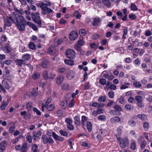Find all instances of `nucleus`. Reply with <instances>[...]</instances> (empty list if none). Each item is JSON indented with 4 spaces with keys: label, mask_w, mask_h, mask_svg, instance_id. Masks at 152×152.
<instances>
[{
    "label": "nucleus",
    "mask_w": 152,
    "mask_h": 152,
    "mask_svg": "<svg viewBox=\"0 0 152 152\" xmlns=\"http://www.w3.org/2000/svg\"><path fill=\"white\" fill-rule=\"evenodd\" d=\"M31 94L33 96H35L38 94V88H34L31 91Z\"/></svg>",
    "instance_id": "31"
},
{
    "label": "nucleus",
    "mask_w": 152,
    "mask_h": 152,
    "mask_svg": "<svg viewBox=\"0 0 152 152\" xmlns=\"http://www.w3.org/2000/svg\"><path fill=\"white\" fill-rule=\"evenodd\" d=\"M125 108L127 110H130L133 109V107H131L129 104H126L125 106Z\"/></svg>",
    "instance_id": "61"
},
{
    "label": "nucleus",
    "mask_w": 152,
    "mask_h": 152,
    "mask_svg": "<svg viewBox=\"0 0 152 152\" xmlns=\"http://www.w3.org/2000/svg\"><path fill=\"white\" fill-rule=\"evenodd\" d=\"M33 111L35 112L36 114L38 115H41V113L40 110H38L36 108H34L33 109Z\"/></svg>",
    "instance_id": "62"
},
{
    "label": "nucleus",
    "mask_w": 152,
    "mask_h": 152,
    "mask_svg": "<svg viewBox=\"0 0 152 152\" xmlns=\"http://www.w3.org/2000/svg\"><path fill=\"white\" fill-rule=\"evenodd\" d=\"M27 140L30 143H31L32 142V139L31 136L29 134H28L26 137Z\"/></svg>",
    "instance_id": "60"
},
{
    "label": "nucleus",
    "mask_w": 152,
    "mask_h": 152,
    "mask_svg": "<svg viewBox=\"0 0 152 152\" xmlns=\"http://www.w3.org/2000/svg\"><path fill=\"white\" fill-rule=\"evenodd\" d=\"M39 15V13L38 12H37L36 13L32 14H31V17L34 22L39 25H41L42 21Z\"/></svg>",
    "instance_id": "2"
},
{
    "label": "nucleus",
    "mask_w": 152,
    "mask_h": 152,
    "mask_svg": "<svg viewBox=\"0 0 152 152\" xmlns=\"http://www.w3.org/2000/svg\"><path fill=\"white\" fill-rule=\"evenodd\" d=\"M131 7L132 10L134 11H137V8L136 6L133 3L131 4Z\"/></svg>",
    "instance_id": "58"
},
{
    "label": "nucleus",
    "mask_w": 152,
    "mask_h": 152,
    "mask_svg": "<svg viewBox=\"0 0 152 152\" xmlns=\"http://www.w3.org/2000/svg\"><path fill=\"white\" fill-rule=\"evenodd\" d=\"M74 48L80 52L81 51V48L79 45H75L74 46Z\"/></svg>",
    "instance_id": "64"
},
{
    "label": "nucleus",
    "mask_w": 152,
    "mask_h": 152,
    "mask_svg": "<svg viewBox=\"0 0 152 152\" xmlns=\"http://www.w3.org/2000/svg\"><path fill=\"white\" fill-rule=\"evenodd\" d=\"M7 142L5 141H4L0 143V152H3L5 149L7 145Z\"/></svg>",
    "instance_id": "11"
},
{
    "label": "nucleus",
    "mask_w": 152,
    "mask_h": 152,
    "mask_svg": "<svg viewBox=\"0 0 152 152\" xmlns=\"http://www.w3.org/2000/svg\"><path fill=\"white\" fill-rule=\"evenodd\" d=\"M92 25L94 26H98L102 21L101 19L98 17H96L92 19Z\"/></svg>",
    "instance_id": "7"
},
{
    "label": "nucleus",
    "mask_w": 152,
    "mask_h": 152,
    "mask_svg": "<svg viewBox=\"0 0 152 152\" xmlns=\"http://www.w3.org/2000/svg\"><path fill=\"white\" fill-rule=\"evenodd\" d=\"M118 100L120 104H123L125 103V100L123 96H121L120 98H118Z\"/></svg>",
    "instance_id": "46"
},
{
    "label": "nucleus",
    "mask_w": 152,
    "mask_h": 152,
    "mask_svg": "<svg viewBox=\"0 0 152 152\" xmlns=\"http://www.w3.org/2000/svg\"><path fill=\"white\" fill-rule=\"evenodd\" d=\"M90 46L92 48L96 49L98 48V45L95 43H91Z\"/></svg>",
    "instance_id": "56"
},
{
    "label": "nucleus",
    "mask_w": 152,
    "mask_h": 152,
    "mask_svg": "<svg viewBox=\"0 0 152 152\" xmlns=\"http://www.w3.org/2000/svg\"><path fill=\"white\" fill-rule=\"evenodd\" d=\"M78 37V34L75 31H72L69 35V38L71 40H75Z\"/></svg>",
    "instance_id": "9"
},
{
    "label": "nucleus",
    "mask_w": 152,
    "mask_h": 152,
    "mask_svg": "<svg viewBox=\"0 0 152 152\" xmlns=\"http://www.w3.org/2000/svg\"><path fill=\"white\" fill-rule=\"evenodd\" d=\"M74 16L77 18L80 19L81 17V15L78 11H76L74 14Z\"/></svg>",
    "instance_id": "50"
},
{
    "label": "nucleus",
    "mask_w": 152,
    "mask_h": 152,
    "mask_svg": "<svg viewBox=\"0 0 152 152\" xmlns=\"http://www.w3.org/2000/svg\"><path fill=\"white\" fill-rule=\"evenodd\" d=\"M49 63V61L48 60H44L42 63V67L43 68H46L48 67V66Z\"/></svg>",
    "instance_id": "23"
},
{
    "label": "nucleus",
    "mask_w": 152,
    "mask_h": 152,
    "mask_svg": "<svg viewBox=\"0 0 152 152\" xmlns=\"http://www.w3.org/2000/svg\"><path fill=\"white\" fill-rule=\"evenodd\" d=\"M36 5L42 9L46 6H50L51 5V3L47 1H45L43 2H40L39 3H37Z\"/></svg>",
    "instance_id": "8"
},
{
    "label": "nucleus",
    "mask_w": 152,
    "mask_h": 152,
    "mask_svg": "<svg viewBox=\"0 0 152 152\" xmlns=\"http://www.w3.org/2000/svg\"><path fill=\"white\" fill-rule=\"evenodd\" d=\"M12 63V61L10 59H7L5 60L4 61V64H5L7 65H10Z\"/></svg>",
    "instance_id": "53"
},
{
    "label": "nucleus",
    "mask_w": 152,
    "mask_h": 152,
    "mask_svg": "<svg viewBox=\"0 0 152 152\" xmlns=\"http://www.w3.org/2000/svg\"><path fill=\"white\" fill-rule=\"evenodd\" d=\"M32 106V103L31 102H29L26 105V107L28 111L31 110Z\"/></svg>",
    "instance_id": "52"
},
{
    "label": "nucleus",
    "mask_w": 152,
    "mask_h": 152,
    "mask_svg": "<svg viewBox=\"0 0 152 152\" xmlns=\"http://www.w3.org/2000/svg\"><path fill=\"white\" fill-rule=\"evenodd\" d=\"M133 85L136 88H140L142 86V85L138 81L134 82L133 83Z\"/></svg>",
    "instance_id": "45"
},
{
    "label": "nucleus",
    "mask_w": 152,
    "mask_h": 152,
    "mask_svg": "<svg viewBox=\"0 0 152 152\" xmlns=\"http://www.w3.org/2000/svg\"><path fill=\"white\" fill-rule=\"evenodd\" d=\"M42 139L43 142L44 144L48 143L50 144H53L54 141L53 139L50 137H48L46 135H43L42 137Z\"/></svg>",
    "instance_id": "3"
},
{
    "label": "nucleus",
    "mask_w": 152,
    "mask_h": 152,
    "mask_svg": "<svg viewBox=\"0 0 152 152\" xmlns=\"http://www.w3.org/2000/svg\"><path fill=\"white\" fill-rule=\"evenodd\" d=\"M108 95L110 98H113L114 96V92L112 91H110L108 93Z\"/></svg>",
    "instance_id": "57"
},
{
    "label": "nucleus",
    "mask_w": 152,
    "mask_h": 152,
    "mask_svg": "<svg viewBox=\"0 0 152 152\" xmlns=\"http://www.w3.org/2000/svg\"><path fill=\"white\" fill-rule=\"evenodd\" d=\"M137 117L142 120L145 121L147 119L146 115L144 114H138Z\"/></svg>",
    "instance_id": "24"
},
{
    "label": "nucleus",
    "mask_w": 152,
    "mask_h": 152,
    "mask_svg": "<svg viewBox=\"0 0 152 152\" xmlns=\"http://www.w3.org/2000/svg\"><path fill=\"white\" fill-rule=\"evenodd\" d=\"M135 99L137 103L142 102L143 100L142 97L140 95L135 96Z\"/></svg>",
    "instance_id": "40"
},
{
    "label": "nucleus",
    "mask_w": 152,
    "mask_h": 152,
    "mask_svg": "<svg viewBox=\"0 0 152 152\" xmlns=\"http://www.w3.org/2000/svg\"><path fill=\"white\" fill-rule=\"evenodd\" d=\"M106 99L105 96H100L98 99V101L99 102H105Z\"/></svg>",
    "instance_id": "37"
},
{
    "label": "nucleus",
    "mask_w": 152,
    "mask_h": 152,
    "mask_svg": "<svg viewBox=\"0 0 152 152\" xmlns=\"http://www.w3.org/2000/svg\"><path fill=\"white\" fill-rule=\"evenodd\" d=\"M2 83L3 84H4V87L7 89H9L10 88V86L9 84L7 82L3 80L2 82Z\"/></svg>",
    "instance_id": "41"
},
{
    "label": "nucleus",
    "mask_w": 152,
    "mask_h": 152,
    "mask_svg": "<svg viewBox=\"0 0 152 152\" xmlns=\"http://www.w3.org/2000/svg\"><path fill=\"white\" fill-rule=\"evenodd\" d=\"M27 148V144L26 143H24L22 146L20 147V150L22 152L26 151Z\"/></svg>",
    "instance_id": "32"
},
{
    "label": "nucleus",
    "mask_w": 152,
    "mask_h": 152,
    "mask_svg": "<svg viewBox=\"0 0 152 152\" xmlns=\"http://www.w3.org/2000/svg\"><path fill=\"white\" fill-rule=\"evenodd\" d=\"M31 150L33 152H39L38 150V146L37 145L35 144L33 145Z\"/></svg>",
    "instance_id": "43"
},
{
    "label": "nucleus",
    "mask_w": 152,
    "mask_h": 152,
    "mask_svg": "<svg viewBox=\"0 0 152 152\" xmlns=\"http://www.w3.org/2000/svg\"><path fill=\"white\" fill-rule=\"evenodd\" d=\"M41 132L39 131L33 132V137H35L38 138L41 135Z\"/></svg>",
    "instance_id": "30"
},
{
    "label": "nucleus",
    "mask_w": 152,
    "mask_h": 152,
    "mask_svg": "<svg viewBox=\"0 0 152 152\" xmlns=\"http://www.w3.org/2000/svg\"><path fill=\"white\" fill-rule=\"evenodd\" d=\"M74 123L77 125L80 126L81 124L80 118L79 116L76 115L73 118Z\"/></svg>",
    "instance_id": "12"
},
{
    "label": "nucleus",
    "mask_w": 152,
    "mask_h": 152,
    "mask_svg": "<svg viewBox=\"0 0 152 152\" xmlns=\"http://www.w3.org/2000/svg\"><path fill=\"white\" fill-rule=\"evenodd\" d=\"M51 101L52 99L51 98H48L46 101L45 104H44L45 107H46L49 104L50 102Z\"/></svg>",
    "instance_id": "59"
},
{
    "label": "nucleus",
    "mask_w": 152,
    "mask_h": 152,
    "mask_svg": "<svg viewBox=\"0 0 152 152\" xmlns=\"http://www.w3.org/2000/svg\"><path fill=\"white\" fill-rule=\"evenodd\" d=\"M114 108L117 111H121L122 110L121 107L120 106L118 105H115Z\"/></svg>",
    "instance_id": "63"
},
{
    "label": "nucleus",
    "mask_w": 152,
    "mask_h": 152,
    "mask_svg": "<svg viewBox=\"0 0 152 152\" xmlns=\"http://www.w3.org/2000/svg\"><path fill=\"white\" fill-rule=\"evenodd\" d=\"M55 108V105L53 104H50L47 107V109L48 111H52Z\"/></svg>",
    "instance_id": "49"
},
{
    "label": "nucleus",
    "mask_w": 152,
    "mask_h": 152,
    "mask_svg": "<svg viewBox=\"0 0 152 152\" xmlns=\"http://www.w3.org/2000/svg\"><path fill=\"white\" fill-rule=\"evenodd\" d=\"M8 103L7 102H4L1 106V110H3L5 109V108L8 105Z\"/></svg>",
    "instance_id": "39"
},
{
    "label": "nucleus",
    "mask_w": 152,
    "mask_h": 152,
    "mask_svg": "<svg viewBox=\"0 0 152 152\" xmlns=\"http://www.w3.org/2000/svg\"><path fill=\"white\" fill-rule=\"evenodd\" d=\"M40 74L39 72H36L34 73L32 76V77L34 80L38 79L40 77Z\"/></svg>",
    "instance_id": "27"
},
{
    "label": "nucleus",
    "mask_w": 152,
    "mask_h": 152,
    "mask_svg": "<svg viewBox=\"0 0 152 152\" xmlns=\"http://www.w3.org/2000/svg\"><path fill=\"white\" fill-rule=\"evenodd\" d=\"M75 75V72L72 71H69L67 73V76L69 80L72 78Z\"/></svg>",
    "instance_id": "16"
},
{
    "label": "nucleus",
    "mask_w": 152,
    "mask_h": 152,
    "mask_svg": "<svg viewBox=\"0 0 152 152\" xmlns=\"http://www.w3.org/2000/svg\"><path fill=\"white\" fill-rule=\"evenodd\" d=\"M11 21L15 24L19 31H25L26 25L23 23L26 22V19L22 15H19L15 12H13L11 16L7 17L5 25L8 27L10 26L11 25Z\"/></svg>",
    "instance_id": "1"
},
{
    "label": "nucleus",
    "mask_w": 152,
    "mask_h": 152,
    "mask_svg": "<svg viewBox=\"0 0 152 152\" xmlns=\"http://www.w3.org/2000/svg\"><path fill=\"white\" fill-rule=\"evenodd\" d=\"M16 64L21 67L25 66L26 64V62L23 59H17L15 60Z\"/></svg>",
    "instance_id": "10"
},
{
    "label": "nucleus",
    "mask_w": 152,
    "mask_h": 152,
    "mask_svg": "<svg viewBox=\"0 0 152 152\" xmlns=\"http://www.w3.org/2000/svg\"><path fill=\"white\" fill-rule=\"evenodd\" d=\"M3 50L4 51L5 53H9L10 52L11 50L9 46V45L8 43H6L5 46L3 48Z\"/></svg>",
    "instance_id": "15"
},
{
    "label": "nucleus",
    "mask_w": 152,
    "mask_h": 152,
    "mask_svg": "<svg viewBox=\"0 0 152 152\" xmlns=\"http://www.w3.org/2000/svg\"><path fill=\"white\" fill-rule=\"evenodd\" d=\"M66 71V69L65 68H59L57 69V71L60 74Z\"/></svg>",
    "instance_id": "47"
},
{
    "label": "nucleus",
    "mask_w": 152,
    "mask_h": 152,
    "mask_svg": "<svg viewBox=\"0 0 152 152\" xmlns=\"http://www.w3.org/2000/svg\"><path fill=\"white\" fill-rule=\"evenodd\" d=\"M81 86L83 88V89L84 90H88L91 87V86L89 82L85 83L84 84L82 85Z\"/></svg>",
    "instance_id": "21"
},
{
    "label": "nucleus",
    "mask_w": 152,
    "mask_h": 152,
    "mask_svg": "<svg viewBox=\"0 0 152 152\" xmlns=\"http://www.w3.org/2000/svg\"><path fill=\"white\" fill-rule=\"evenodd\" d=\"M99 83L100 84L103 86L105 85L107 83L106 80L103 78H101L99 80Z\"/></svg>",
    "instance_id": "42"
},
{
    "label": "nucleus",
    "mask_w": 152,
    "mask_h": 152,
    "mask_svg": "<svg viewBox=\"0 0 152 152\" xmlns=\"http://www.w3.org/2000/svg\"><path fill=\"white\" fill-rule=\"evenodd\" d=\"M102 3L107 7H109L110 6V3L109 0H102Z\"/></svg>",
    "instance_id": "33"
},
{
    "label": "nucleus",
    "mask_w": 152,
    "mask_h": 152,
    "mask_svg": "<svg viewBox=\"0 0 152 152\" xmlns=\"http://www.w3.org/2000/svg\"><path fill=\"white\" fill-rule=\"evenodd\" d=\"M52 136L54 138V139L56 140H58V139L59 138V136L56 134V133L54 132H52Z\"/></svg>",
    "instance_id": "55"
},
{
    "label": "nucleus",
    "mask_w": 152,
    "mask_h": 152,
    "mask_svg": "<svg viewBox=\"0 0 152 152\" xmlns=\"http://www.w3.org/2000/svg\"><path fill=\"white\" fill-rule=\"evenodd\" d=\"M48 6H46L41 9L42 10L41 14H42L44 15H46L47 14L46 12L48 14L53 13V11L52 9L48 7Z\"/></svg>",
    "instance_id": "5"
},
{
    "label": "nucleus",
    "mask_w": 152,
    "mask_h": 152,
    "mask_svg": "<svg viewBox=\"0 0 152 152\" xmlns=\"http://www.w3.org/2000/svg\"><path fill=\"white\" fill-rule=\"evenodd\" d=\"M86 126L88 131H91L92 127V125L91 122L90 121L87 122Z\"/></svg>",
    "instance_id": "35"
},
{
    "label": "nucleus",
    "mask_w": 152,
    "mask_h": 152,
    "mask_svg": "<svg viewBox=\"0 0 152 152\" xmlns=\"http://www.w3.org/2000/svg\"><path fill=\"white\" fill-rule=\"evenodd\" d=\"M128 123L129 125L132 126H134L136 125V122L132 119L129 120L128 121Z\"/></svg>",
    "instance_id": "38"
},
{
    "label": "nucleus",
    "mask_w": 152,
    "mask_h": 152,
    "mask_svg": "<svg viewBox=\"0 0 152 152\" xmlns=\"http://www.w3.org/2000/svg\"><path fill=\"white\" fill-rule=\"evenodd\" d=\"M28 47L29 49L32 50H35L36 48V46L32 42H30L28 45Z\"/></svg>",
    "instance_id": "36"
},
{
    "label": "nucleus",
    "mask_w": 152,
    "mask_h": 152,
    "mask_svg": "<svg viewBox=\"0 0 152 152\" xmlns=\"http://www.w3.org/2000/svg\"><path fill=\"white\" fill-rule=\"evenodd\" d=\"M136 148V143L135 141L133 140L132 141L130 144V149L133 150H135Z\"/></svg>",
    "instance_id": "28"
},
{
    "label": "nucleus",
    "mask_w": 152,
    "mask_h": 152,
    "mask_svg": "<svg viewBox=\"0 0 152 152\" xmlns=\"http://www.w3.org/2000/svg\"><path fill=\"white\" fill-rule=\"evenodd\" d=\"M22 58L25 62L26 61L29 60L31 58V55L29 54H26L23 55L22 57Z\"/></svg>",
    "instance_id": "18"
},
{
    "label": "nucleus",
    "mask_w": 152,
    "mask_h": 152,
    "mask_svg": "<svg viewBox=\"0 0 152 152\" xmlns=\"http://www.w3.org/2000/svg\"><path fill=\"white\" fill-rule=\"evenodd\" d=\"M64 80V77L62 75H60L56 77V83L59 85L61 84Z\"/></svg>",
    "instance_id": "14"
},
{
    "label": "nucleus",
    "mask_w": 152,
    "mask_h": 152,
    "mask_svg": "<svg viewBox=\"0 0 152 152\" xmlns=\"http://www.w3.org/2000/svg\"><path fill=\"white\" fill-rule=\"evenodd\" d=\"M43 75L45 80H47L49 79V75L47 71L45 70L43 72Z\"/></svg>",
    "instance_id": "34"
},
{
    "label": "nucleus",
    "mask_w": 152,
    "mask_h": 152,
    "mask_svg": "<svg viewBox=\"0 0 152 152\" xmlns=\"http://www.w3.org/2000/svg\"><path fill=\"white\" fill-rule=\"evenodd\" d=\"M66 55L69 58H73L75 56V52L71 49H68L66 51Z\"/></svg>",
    "instance_id": "4"
},
{
    "label": "nucleus",
    "mask_w": 152,
    "mask_h": 152,
    "mask_svg": "<svg viewBox=\"0 0 152 152\" xmlns=\"http://www.w3.org/2000/svg\"><path fill=\"white\" fill-rule=\"evenodd\" d=\"M68 102L67 101H62L61 103V106L62 109H65L67 106Z\"/></svg>",
    "instance_id": "26"
},
{
    "label": "nucleus",
    "mask_w": 152,
    "mask_h": 152,
    "mask_svg": "<svg viewBox=\"0 0 152 152\" xmlns=\"http://www.w3.org/2000/svg\"><path fill=\"white\" fill-rule=\"evenodd\" d=\"M92 106L94 107H97L99 108H101L104 106L103 104H100L96 102H93L92 104Z\"/></svg>",
    "instance_id": "19"
},
{
    "label": "nucleus",
    "mask_w": 152,
    "mask_h": 152,
    "mask_svg": "<svg viewBox=\"0 0 152 152\" xmlns=\"http://www.w3.org/2000/svg\"><path fill=\"white\" fill-rule=\"evenodd\" d=\"M64 62L66 64L69 65H73L74 64V61L72 60L65 59Z\"/></svg>",
    "instance_id": "25"
},
{
    "label": "nucleus",
    "mask_w": 152,
    "mask_h": 152,
    "mask_svg": "<svg viewBox=\"0 0 152 152\" xmlns=\"http://www.w3.org/2000/svg\"><path fill=\"white\" fill-rule=\"evenodd\" d=\"M98 119L101 121H104L106 120V116L104 115H100L98 117Z\"/></svg>",
    "instance_id": "51"
},
{
    "label": "nucleus",
    "mask_w": 152,
    "mask_h": 152,
    "mask_svg": "<svg viewBox=\"0 0 152 152\" xmlns=\"http://www.w3.org/2000/svg\"><path fill=\"white\" fill-rule=\"evenodd\" d=\"M146 143V141L145 140H143L140 142V147L141 149L143 150L145 148Z\"/></svg>",
    "instance_id": "29"
},
{
    "label": "nucleus",
    "mask_w": 152,
    "mask_h": 152,
    "mask_svg": "<svg viewBox=\"0 0 152 152\" xmlns=\"http://www.w3.org/2000/svg\"><path fill=\"white\" fill-rule=\"evenodd\" d=\"M121 121V118L115 116L111 118L110 122L113 124H115Z\"/></svg>",
    "instance_id": "13"
},
{
    "label": "nucleus",
    "mask_w": 152,
    "mask_h": 152,
    "mask_svg": "<svg viewBox=\"0 0 152 152\" xmlns=\"http://www.w3.org/2000/svg\"><path fill=\"white\" fill-rule=\"evenodd\" d=\"M123 34L122 36V38L125 39H126V36L127 35L128 33V28L127 27L123 26Z\"/></svg>",
    "instance_id": "17"
},
{
    "label": "nucleus",
    "mask_w": 152,
    "mask_h": 152,
    "mask_svg": "<svg viewBox=\"0 0 152 152\" xmlns=\"http://www.w3.org/2000/svg\"><path fill=\"white\" fill-rule=\"evenodd\" d=\"M49 53L51 55H53L56 52L55 47L53 46H51L48 50Z\"/></svg>",
    "instance_id": "22"
},
{
    "label": "nucleus",
    "mask_w": 152,
    "mask_h": 152,
    "mask_svg": "<svg viewBox=\"0 0 152 152\" xmlns=\"http://www.w3.org/2000/svg\"><path fill=\"white\" fill-rule=\"evenodd\" d=\"M79 34L81 36H84L86 34V30L84 29H82L79 31Z\"/></svg>",
    "instance_id": "54"
},
{
    "label": "nucleus",
    "mask_w": 152,
    "mask_h": 152,
    "mask_svg": "<svg viewBox=\"0 0 152 152\" xmlns=\"http://www.w3.org/2000/svg\"><path fill=\"white\" fill-rule=\"evenodd\" d=\"M120 144L121 148H125L129 144V141L128 138H125L121 139Z\"/></svg>",
    "instance_id": "6"
},
{
    "label": "nucleus",
    "mask_w": 152,
    "mask_h": 152,
    "mask_svg": "<svg viewBox=\"0 0 152 152\" xmlns=\"http://www.w3.org/2000/svg\"><path fill=\"white\" fill-rule=\"evenodd\" d=\"M87 120V117L83 115L82 116V125L83 127L84 126L86 125Z\"/></svg>",
    "instance_id": "20"
},
{
    "label": "nucleus",
    "mask_w": 152,
    "mask_h": 152,
    "mask_svg": "<svg viewBox=\"0 0 152 152\" xmlns=\"http://www.w3.org/2000/svg\"><path fill=\"white\" fill-rule=\"evenodd\" d=\"M59 132L61 134L62 136H67L68 135V133L66 131L61 130H59Z\"/></svg>",
    "instance_id": "48"
},
{
    "label": "nucleus",
    "mask_w": 152,
    "mask_h": 152,
    "mask_svg": "<svg viewBox=\"0 0 152 152\" xmlns=\"http://www.w3.org/2000/svg\"><path fill=\"white\" fill-rule=\"evenodd\" d=\"M149 127V123L148 122H145L143 123V127L146 130L148 129Z\"/></svg>",
    "instance_id": "44"
}]
</instances>
